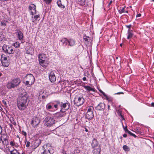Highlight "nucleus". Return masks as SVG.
I'll return each instance as SVG.
<instances>
[{
  "mask_svg": "<svg viewBox=\"0 0 154 154\" xmlns=\"http://www.w3.org/2000/svg\"><path fill=\"white\" fill-rule=\"evenodd\" d=\"M112 0H111V1H110L109 3V5H110V4H112Z\"/></svg>",
  "mask_w": 154,
  "mask_h": 154,
  "instance_id": "62",
  "label": "nucleus"
},
{
  "mask_svg": "<svg viewBox=\"0 0 154 154\" xmlns=\"http://www.w3.org/2000/svg\"><path fill=\"white\" fill-rule=\"evenodd\" d=\"M54 107L55 108L56 110H57L58 109V106L56 104H54L53 105Z\"/></svg>",
  "mask_w": 154,
  "mask_h": 154,
  "instance_id": "41",
  "label": "nucleus"
},
{
  "mask_svg": "<svg viewBox=\"0 0 154 154\" xmlns=\"http://www.w3.org/2000/svg\"><path fill=\"white\" fill-rule=\"evenodd\" d=\"M4 36L2 35V32H0V40L2 41L3 39L4 38Z\"/></svg>",
  "mask_w": 154,
  "mask_h": 154,
  "instance_id": "36",
  "label": "nucleus"
},
{
  "mask_svg": "<svg viewBox=\"0 0 154 154\" xmlns=\"http://www.w3.org/2000/svg\"><path fill=\"white\" fill-rule=\"evenodd\" d=\"M25 51L26 53L28 54L32 55L34 53L33 48L29 46L26 47Z\"/></svg>",
  "mask_w": 154,
  "mask_h": 154,
  "instance_id": "11",
  "label": "nucleus"
},
{
  "mask_svg": "<svg viewBox=\"0 0 154 154\" xmlns=\"http://www.w3.org/2000/svg\"><path fill=\"white\" fill-rule=\"evenodd\" d=\"M141 16V14H137V16H136V17H140Z\"/></svg>",
  "mask_w": 154,
  "mask_h": 154,
  "instance_id": "52",
  "label": "nucleus"
},
{
  "mask_svg": "<svg viewBox=\"0 0 154 154\" xmlns=\"http://www.w3.org/2000/svg\"><path fill=\"white\" fill-rule=\"evenodd\" d=\"M95 108L97 110L103 111L105 108V105L104 103L100 102L95 107Z\"/></svg>",
  "mask_w": 154,
  "mask_h": 154,
  "instance_id": "10",
  "label": "nucleus"
},
{
  "mask_svg": "<svg viewBox=\"0 0 154 154\" xmlns=\"http://www.w3.org/2000/svg\"><path fill=\"white\" fill-rule=\"evenodd\" d=\"M10 144L12 146H14V143L12 141L10 142Z\"/></svg>",
  "mask_w": 154,
  "mask_h": 154,
  "instance_id": "47",
  "label": "nucleus"
},
{
  "mask_svg": "<svg viewBox=\"0 0 154 154\" xmlns=\"http://www.w3.org/2000/svg\"><path fill=\"white\" fill-rule=\"evenodd\" d=\"M127 134H124L123 135V137H127Z\"/></svg>",
  "mask_w": 154,
  "mask_h": 154,
  "instance_id": "56",
  "label": "nucleus"
},
{
  "mask_svg": "<svg viewBox=\"0 0 154 154\" xmlns=\"http://www.w3.org/2000/svg\"><path fill=\"white\" fill-rule=\"evenodd\" d=\"M49 78L51 82H54L56 81V77L54 72H51L49 75Z\"/></svg>",
  "mask_w": 154,
  "mask_h": 154,
  "instance_id": "13",
  "label": "nucleus"
},
{
  "mask_svg": "<svg viewBox=\"0 0 154 154\" xmlns=\"http://www.w3.org/2000/svg\"><path fill=\"white\" fill-rule=\"evenodd\" d=\"M2 49L5 53L8 54H13L14 53V51L11 47H9L4 45L2 47Z\"/></svg>",
  "mask_w": 154,
  "mask_h": 154,
  "instance_id": "8",
  "label": "nucleus"
},
{
  "mask_svg": "<svg viewBox=\"0 0 154 154\" xmlns=\"http://www.w3.org/2000/svg\"><path fill=\"white\" fill-rule=\"evenodd\" d=\"M30 143L29 141H28L27 142L26 144V147H28L30 146Z\"/></svg>",
  "mask_w": 154,
  "mask_h": 154,
  "instance_id": "43",
  "label": "nucleus"
},
{
  "mask_svg": "<svg viewBox=\"0 0 154 154\" xmlns=\"http://www.w3.org/2000/svg\"><path fill=\"white\" fill-rule=\"evenodd\" d=\"M98 143L97 140L95 138H94L91 143V145L93 147H94L97 146L98 145Z\"/></svg>",
  "mask_w": 154,
  "mask_h": 154,
  "instance_id": "19",
  "label": "nucleus"
},
{
  "mask_svg": "<svg viewBox=\"0 0 154 154\" xmlns=\"http://www.w3.org/2000/svg\"><path fill=\"white\" fill-rule=\"evenodd\" d=\"M108 106V110H110V106L109 105H108V106Z\"/></svg>",
  "mask_w": 154,
  "mask_h": 154,
  "instance_id": "58",
  "label": "nucleus"
},
{
  "mask_svg": "<svg viewBox=\"0 0 154 154\" xmlns=\"http://www.w3.org/2000/svg\"><path fill=\"white\" fill-rule=\"evenodd\" d=\"M41 142V140L40 139H37L35 140L34 141L33 145L34 147L36 148L38 147L40 144Z\"/></svg>",
  "mask_w": 154,
  "mask_h": 154,
  "instance_id": "18",
  "label": "nucleus"
},
{
  "mask_svg": "<svg viewBox=\"0 0 154 154\" xmlns=\"http://www.w3.org/2000/svg\"><path fill=\"white\" fill-rule=\"evenodd\" d=\"M123 148L125 151H129L130 150V149L129 147L126 145L123 146Z\"/></svg>",
  "mask_w": 154,
  "mask_h": 154,
  "instance_id": "30",
  "label": "nucleus"
},
{
  "mask_svg": "<svg viewBox=\"0 0 154 154\" xmlns=\"http://www.w3.org/2000/svg\"><path fill=\"white\" fill-rule=\"evenodd\" d=\"M21 82L20 79L16 78L13 79L11 81L8 82L7 84V87L8 89L14 88L18 86Z\"/></svg>",
  "mask_w": 154,
  "mask_h": 154,
  "instance_id": "3",
  "label": "nucleus"
},
{
  "mask_svg": "<svg viewBox=\"0 0 154 154\" xmlns=\"http://www.w3.org/2000/svg\"><path fill=\"white\" fill-rule=\"evenodd\" d=\"M136 132L138 134H141L142 132L141 131L138 129H137L136 131Z\"/></svg>",
  "mask_w": 154,
  "mask_h": 154,
  "instance_id": "40",
  "label": "nucleus"
},
{
  "mask_svg": "<svg viewBox=\"0 0 154 154\" xmlns=\"http://www.w3.org/2000/svg\"><path fill=\"white\" fill-rule=\"evenodd\" d=\"M55 102L56 103V104L58 106H59L61 107L62 105V103H61L59 101H55Z\"/></svg>",
  "mask_w": 154,
  "mask_h": 154,
  "instance_id": "35",
  "label": "nucleus"
},
{
  "mask_svg": "<svg viewBox=\"0 0 154 154\" xmlns=\"http://www.w3.org/2000/svg\"><path fill=\"white\" fill-rule=\"evenodd\" d=\"M93 109V107L92 106H90L88 108L85 116L86 119H91L93 118L94 116L92 110Z\"/></svg>",
  "mask_w": 154,
  "mask_h": 154,
  "instance_id": "7",
  "label": "nucleus"
},
{
  "mask_svg": "<svg viewBox=\"0 0 154 154\" xmlns=\"http://www.w3.org/2000/svg\"><path fill=\"white\" fill-rule=\"evenodd\" d=\"M36 6L33 4H32L30 5L29 7V9L32 15H34L36 14Z\"/></svg>",
  "mask_w": 154,
  "mask_h": 154,
  "instance_id": "9",
  "label": "nucleus"
},
{
  "mask_svg": "<svg viewBox=\"0 0 154 154\" xmlns=\"http://www.w3.org/2000/svg\"><path fill=\"white\" fill-rule=\"evenodd\" d=\"M3 140H4V141H6V140H7V138H4V139H3Z\"/></svg>",
  "mask_w": 154,
  "mask_h": 154,
  "instance_id": "63",
  "label": "nucleus"
},
{
  "mask_svg": "<svg viewBox=\"0 0 154 154\" xmlns=\"http://www.w3.org/2000/svg\"><path fill=\"white\" fill-rule=\"evenodd\" d=\"M94 153L95 154H100V148L98 147L97 148H96L94 149Z\"/></svg>",
  "mask_w": 154,
  "mask_h": 154,
  "instance_id": "24",
  "label": "nucleus"
},
{
  "mask_svg": "<svg viewBox=\"0 0 154 154\" xmlns=\"http://www.w3.org/2000/svg\"><path fill=\"white\" fill-rule=\"evenodd\" d=\"M84 88H85L88 91H94V89L93 88H92L90 86H84Z\"/></svg>",
  "mask_w": 154,
  "mask_h": 154,
  "instance_id": "26",
  "label": "nucleus"
},
{
  "mask_svg": "<svg viewBox=\"0 0 154 154\" xmlns=\"http://www.w3.org/2000/svg\"><path fill=\"white\" fill-rule=\"evenodd\" d=\"M26 82L25 84L28 87L32 85L35 82V78L31 74L27 75L26 77Z\"/></svg>",
  "mask_w": 154,
  "mask_h": 154,
  "instance_id": "5",
  "label": "nucleus"
},
{
  "mask_svg": "<svg viewBox=\"0 0 154 154\" xmlns=\"http://www.w3.org/2000/svg\"><path fill=\"white\" fill-rule=\"evenodd\" d=\"M52 105L51 104V103H49L46 106V109L48 110H50L51 109H53V105L54 104L53 103H51Z\"/></svg>",
  "mask_w": 154,
  "mask_h": 154,
  "instance_id": "22",
  "label": "nucleus"
},
{
  "mask_svg": "<svg viewBox=\"0 0 154 154\" xmlns=\"http://www.w3.org/2000/svg\"><path fill=\"white\" fill-rule=\"evenodd\" d=\"M123 128L125 130V131L126 130H127V129H128L127 128V127L126 126L125 127H124V126L123 125Z\"/></svg>",
  "mask_w": 154,
  "mask_h": 154,
  "instance_id": "48",
  "label": "nucleus"
},
{
  "mask_svg": "<svg viewBox=\"0 0 154 154\" xmlns=\"http://www.w3.org/2000/svg\"><path fill=\"white\" fill-rule=\"evenodd\" d=\"M17 37L18 39L21 41L22 43H24L23 35L22 32L20 30L18 32Z\"/></svg>",
  "mask_w": 154,
  "mask_h": 154,
  "instance_id": "14",
  "label": "nucleus"
},
{
  "mask_svg": "<svg viewBox=\"0 0 154 154\" xmlns=\"http://www.w3.org/2000/svg\"><path fill=\"white\" fill-rule=\"evenodd\" d=\"M1 142H2V143L3 144L4 143V141H3L1 137L0 138V143H1Z\"/></svg>",
  "mask_w": 154,
  "mask_h": 154,
  "instance_id": "50",
  "label": "nucleus"
},
{
  "mask_svg": "<svg viewBox=\"0 0 154 154\" xmlns=\"http://www.w3.org/2000/svg\"><path fill=\"white\" fill-rule=\"evenodd\" d=\"M77 2L81 6H83L85 4V0H78Z\"/></svg>",
  "mask_w": 154,
  "mask_h": 154,
  "instance_id": "23",
  "label": "nucleus"
},
{
  "mask_svg": "<svg viewBox=\"0 0 154 154\" xmlns=\"http://www.w3.org/2000/svg\"><path fill=\"white\" fill-rule=\"evenodd\" d=\"M128 134H130L131 135H132V134H133L129 131H128Z\"/></svg>",
  "mask_w": 154,
  "mask_h": 154,
  "instance_id": "51",
  "label": "nucleus"
},
{
  "mask_svg": "<svg viewBox=\"0 0 154 154\" xmlns=\"http://www.w3.org/2000/svg\"><path fill=\"white\" fill-rule=\"evenodd\" d=\"M2 102L5 105H6V102L4 100H3L2 101Z\"/></svg>",
  "mask_w": 154,
  "mask_h": 154,
  "instance_id": "57",
  "label": "nucleus"
},
{
  "mask_svg": "<svg viewBox=\"0 0 154 154\" xmlns=\"http://www.w3.org/2000/svg\"><path fill=\"white\" fill-rule=\"evenodd\" d=\"M9 126L10 128H13V126L11 124H10Z\"/></svg>",
  "mask_w": 154,
  "mask_h": 154,
  "instance_id": "61",
  "label": "nucleus"
},
{
  "mask_svg": "<svg viewBox=\"0 0 154 154\" xmlns=\"http://www.w3.org/2000/svg\"><path fill=\"white\" fill-rule=\"evenodd\" d=\"M89 38L88 37H87L85 35L83 37V39L85 42H89L90 40L89 39Z\"/></svg>",
  "mask_w": 154,
  "mask_h": 154,
  "instance_id": "31",
  "label": "nucleus"
},
{
  "mask_svg": "<svg viewBox=\"0 0 154 154\" xmlns=\"http://www.w3.org/2000/svg\"><path fill=\"white\" fill-rule=\"evenodd\" d=\"M29 96L26 92L21 93L17 99V106L20 111L25 110L27 108Z\"/></svg>",
  "mask_w": 154,
  "mask_h": 154,
  "instance_id": "1",
  "label": "nucleus"
},
{
  "mask_svg": "<svg viewBox=\"0 0 154 154\" xmlns=\"http://www.w3.org/2000/svg\"><path fill=\"white\" fill-rule=\"evenodd\" d=\"M132 30H131L130 29H129L128 30V35L127 36V39H130V38H131L133 35V34L132 33Z\"/></svg>",
  "mask_w": 154,
  "mask_h": 154,
  "instance_id": "21",
  "label": "nucleus"
},
{
  "mask_svg": "<svg viewBox=\"0 0 154 154\" xmlns=\"http://www.w3.org/2000/svg\"><path fill=\"white\" fill-rule=\"evenodd\" d=\"M1 26H4L3 29H4L6 27V25L5 23L4 22H1Z\"/></svg>",
  "mask_w": 154,
  "mask_h": 154,
  "instance_id": "38",
  "label": "nucleus"
},
{
  "mask_svg": "<svg viewBox=\"0 0 154 154\" xmlns=\"http://www.w3.org/2000/svg\"><path fill=\"white\" fill-rule=\"evenodd\" d=\"M2 65L5 67H8L9 65L8 63L7 62V60L1 61Z\"/></svg>",
  "mask_w": 154,
  "mask_h": 154,
  "instance_id": "28",
  "label": "nucleus"
},
{
  "mask_svg": "<svg viewBox=\"0 0 154 154\" xmlns=\"http://www.w3.org/2000/svg\"><path fill=\"white\" fill-rule=\"evenodd\" d=\"M11 123L14 125H16V122L14 121H13V122H11Z\"/></svg>",
  "mask_w": 154,
  "mask_h": 154,
  "instance_id": "53",
  "label": "nucleus"
},
{
  "mask_svg": "<svg viewBox=\"0 0 154 154\" xmlns=\"http://www.w3.org/2000/svg\"><path fill=\"white\" fill-rule=\"evenodd\" d=\"M48 95L46 94L45 95H42V97L43 99H45L46 97H48Z\"/></svg>",
  "mask_w": 154,
  "mask_h": 154,
  "instance_id": "45",
  "label": "nucleus"
},
{
  "mask_svg": "<svg viewBox=\"0 0 154 154\" xmlns=\"http://www.w3.org/2000/svg\"><path fill=\"white\" fill-rule=\"evenodd\" d=\"M40 122L39 119L37 117H35L32 120L31 124L33 127H35L39 124Z\"/></svg>",
  "mask_w": 154,
  "mask_h": 154,
  "instance_id": "12",
  "label": "nucleus"
},
{
  "mask_svg": "<svg viewBox=\"0 0 154 154\" xmlns=\"http://www.w3.org/2000/svg\"><path fill=\"white\" fill-rule=\"evenodd\" d=\"M124 93L123 92H119L117 93H116L115 94H123Z\"/></svg>",
  "mask_w": 154,
  "mask_h": 154,
  "instance_id": "49",
  "label": "nucleus"
},
{
  "mask_svg": "<svg viewBox=\"0 0 154 154\" xmlns=\"http://www.w3.org/2000/svg\"><path fill=\"white\" fill-rule=\"evenodd\" d=\"M47 147V146L44 145L42 147V149L43 150V152H42L41 154H51L49 150L46 147L45 148V146Z\"/></svg>",
  "mask_w": 154,
  "mask_h": 154,
  "instance_id": "15",
  "label": "nucleus"
},
{
  "mask_svg": "<svg viewBox=\"0 0 154 154\" xmlns=\"http://www.w3.org/2000/svg\"><path fill=\"white\" fill-rule=\"evenodd\" d=\"M131 136H133V137H136V135L135 134H132V135H131Z\"/></svg>",
  "mask_w": 154,
  "mask_h": 154,
  "instance_id": "60",
  "label": "nucleus"
},
{
  "mask_svg": "<svg viewBox=\"0 0 154 154\" xmlns=\"http://www.w3.org/2000/svg\"><path fill=\"white\" fill-rule=\"evenodd\" d=\"M67 41L68 39L66 38H64L60 40V41L63 44H65L66 45H68Z\"/></svg>",
  "mask_w": 154,
  "mask_h": 154,
  "instance_id": "25",
  "label": "nucleus"
},
{
  "mask_svg": "<svg viewBox=\"0 0 154 154\" xmlns=\"http://www.w3.org/2000/svg\"><path fill=\"white\" fill-rule=\"evenodd\" d=\"M124 9H125V8H122V9H121L120 10H119V12L120 14H121L123 12H124Z\"/></svg>",
  "mask_w": 154,
  "mask_h": 154,
  "instance_id": "39",
  "label": "nucleus"
},
{
  "mask_svg": "<svg viewBox=\"0 0 154 154\" xmlns=\"http://www.w3.org/2000/svg\"><path fill=\"white\" fill-rule=\"evenodd\" d=\"M126 26L127 27L129 28V29H130V28L131 27V25H127Z\"/></svg>",
  "mask_w": 154,
  "mask_h": 154,
  "instance_id": "54",
  "label": "nucleus"
},
{
  "mask_svg": "<svg viewBox=\"0 0 154 154\" xmlns=\"http://www.w3.org/2000/svg\"><path fill=\"white\" fill-rule=\"evenodd\" d=\"M22 134H23L25 136H26V132H25V131H22Z\"/></svg>",
  "mask_w": 154,
  "mask_h": 154,
  "instance_id": "44",
  "label": "nucleus"
},
{
  "mask_svg": "<svg viewBox=\"0 0 154 154\" xmlns=\"http://www.w3.org/2000/svg\"><path fill=\"white\" fill-rule=\"evenodd\" d=\"M151 105V106L154 107V103H152Z\"/></svg>",
  "mask_w": 154,
  "mask_h": 154,
  "instance_id": "59",
  "label": "nucleus"
},
{
  "mask_svg": "<svg viewBox=\"0 0 154 154\" xmlns=\"http://www.w3.org/2000/svg\"><path fill=\"white\" fill-rule=\"evenodd\" d=\"M99 91L100 93H101V94H102L103 95L106 97V99L107 100L108 99V97L107 96L106 94L105 93L103 92L101 89H100L99 90Z\"/></svg>",
  "mask_w": 154,
  "mask_h": 154,
  "instance_id": "32",
  "label": "nucleus"
},
{
  "mask_svg": "<svg viewBox=\"0 0 154 154\" xmlns=\"http://www.w3.org/2000/svg\"><path fill=\"white\" fill-rule=\"evenodd\" d=\"M38 59L40 65L44 67H47L48 64V59L44 54H39Z\"/></svg>",
  "mask_w": 154,
  "mask_h": 154,
  "instance_id": "2",
  "label": "nucleus"
},
{
  "mask_svg": "<svg viewBox=\"0 0 154 154\" xmlns=\"http://www.w3.org/2000/svg\"><path fill=\"white\" fill-rule=\"evenodd\" d=\"M82 79L84 81H85L86 80V78L84 77Z\"/></svg>",
  "mask_w": 154,
  "mask_h": 154,
  "instance_id": "55",
  "label": "nucleus"
},
{
  "mask_svg": "<svg viewBox=\"0 0 154 154\" xmlns=\"http://www.w3.org/2000/svg\"><path fill=\"white\" fill-rule=\"evenodd\" d=\"M47 4H50L52 1V0H43Z\"/></svg>",
  "mask_w": 154,
  "mask_h": 154,
  "instance_id": "37",
  "label": "nucleus"
},
{
  "mask_svg": "<svg viewBox=\"0 0 154 154\" xmlns=\"http://www.w3.org/2000/svg\"><path fill=\"white\" fill-rule=\"evenodd\" d=\"M39 17V15H37L35 16L34 17V19H35V20H36Z\"/></svg>",
  "mask_w": 154,
  "mask_h": 154,
  "instance_id": "42",
  "label": "nucleus"
},
{
  "mask_svg": "<svg viewBox=\"0 0 154 154\" xmlns=\"http://www.w3.org/2000/svg\"><path fill=\"white\" fill-rule=\"evenodd\" d=\"M2 126L0 125V134L2 133Z\"/></svg>",
  "mask_w": 154,
  "mask_h": 154,
  "instance_id": "46",
  "label": "nucleus"
},
{
  "mask_svg": "<svg viewBox=\"0 0 154 154\" xmlns=\"http://www.w3.org/2000/svg\"><path fill=\"white\" fill-rule=\"evenodd\" d=\"M67 105H68V107L67 109H65L66 110L67 109H68L69 108V104L66 103H62V105L60 107H61V109L60 110V111H63V109H65L66 108Z\"/></svg>",
  "mask_w": 154,
  "mask_h": 154,
  "instance_id": "20",
  "label": "nucleus"
},
{
  "mask_svg": "<svg viewBox=\"0 0 154 154\" xmlns=\"http://www.w3.org/2000/svg\"><path fill=\"white\" fill-rule=\"evenodd\" d=\"M7 60V57L4 54H2L1 55V61H4Z\"/></svg>",
  "mask_w": 154,
  "mask_h": 154,
  "instance_id": "29",
  "label": "nucleus"
},
{
  "mask_svg": "<svg viewBox=\"0 0 154 154\" xmlns=\"http://www.w3.org/2000/svg\"><path fill=\"white\" fill-rule=\"evenodd\" d=\"M120 115L121 116V118H122V119H124V118L123 117L122 115L121 114H120Z\"/></svg>",
  "mask_w": 154,
  "mask_h": 154,
  "instance_id": "64",
  "label": "nucleus"
},
{
  "mask_svg": "<svg viewBox=\"0 0 154 154\" xmlns=\"http://www.w3.org/2000/svg\"><path fill=\"white\" fill-rule=\"evenodd\" d=\"M75 40L70 39L67 41L68 45L71 47L74 46L75 44Z\"/></svg>",
  "mask_w": 154,
  "mask_h": 154,
  "instance_id": "17",
  "label": "nucleus"
},
{
  "mask_svg": "<svg viewBox=\"0 0 154 154\" xmlns=\"http://www.w3.org/2000/svg\"><path fill=\"white\" fill-rule=\"evenodd\" d=\"M44 121L45 125L48 127L52 126L55 123V121L54 118L49 116L46 117Z\"/></svg>",
  "mask_w": 154,
  "mask_h": 154,
  "instance_id": "4",
  "label": "nucleus"
},
{
  "mask_svg": "<svg viewBox=\"0 0 154 154\" xmlns=\"http://www.w3.org/2000/svg\"><path fill=\"white\" fill-rule=\"evenodd\" d=\"M65 111V110L60 111V112H57L55 114V116L57 117H62L65 115V114L63 112Z\"/></svg>",
  "mask_w": 154,
  "mask_h": 154,
  "instance_id": "16",
  "label": "nucleus"
},
{
  "mask_svg": "<svg viewBox=\"0 0 154 154\" xmlns=\"http://www.w3.org/2000/svg\"><path fill=\"white\" fill-rule=\"evenodd\" d=\"M11 154H19V152L17 151V150L14 149L12 151H11Z\"/></svg>",
  "mask_w": 154,
  "mask_h": 154,
  "instance_id": "33",
  "label": "nucleus"
},
{
  "mask_svg": "<svg viewBox=\"0 0 154 154\" xmlns=\"http://www.w3.org/2000/svg\"><path fill=\"white\" fill-rule=\"evenodd\" d=\"M85 101V100L82 97L76 96L74 100V104L79 107L82 105Z\"/></svg>",
  "mask_w": 154,
  "mask_h": 154,
  "instance_id": "6",
  "label": "nucleus"
},
{
  "mask_svg": "<svg viewBox=\"0 0 154 154\" xmlns=\"http://www.w3.org/2000/svg\"><path fill=\"white\" fill-rule=\"evenodd\" d=\"M14 46L16 48H18L20 46V44L19 42H16L14 44Z\"/></svg>",
  "mask_w": 154,
  "mask_h": 154,
  "instance_id": "34",
  "label": "nucleus"
},
{
  "mask_svg": "<svg viewBox=\"0 0 154 154\" xmlns=\"http://www.w3.org/2000/svg\"><path fill=\"white\" fill-rule=\"evenodd\" d=\"M57 4L58 6L59 7L62 8H65V6L62 5V4L61 3V1L60 0L58 1L57 2Z\"/></svg>",
  "mask_w": 154,
  "mask_h": 154,
  "instance_id": "27",
  "label": "nucleus"
}]
</instances>
